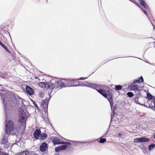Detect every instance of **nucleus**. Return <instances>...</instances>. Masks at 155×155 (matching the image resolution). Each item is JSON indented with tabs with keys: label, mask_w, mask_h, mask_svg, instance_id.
Here are the masks:
<instances>
[{
	"label": "nucleus",
	"mask_w": 155,
	"mask_h": 155,
	"mask_svg": "<svg viewBox=\"0 0 155 155\" xmlns=\"http://www.w3.org/2000/svg\"><path fill=\"white\" fill-rule=\"evenodd\" d=\"M41 133V131L40 129H36L34 133V137L36 139H38Z\"/></svg>",
	"instance_id": "obj_9"
},
{
	"label": "nucleus",
	"mask_w": 155,
	"mask_h": 155,
	"mask_svg": "<svg viewBox=\"0 0 155 155\" xmlns=\"http://www.w3.org/2000/svg\"><path fill=\"white\" fill-rule=\"evenodd\" d=\"M118 136H119V137H121V134L119 133L118 134Z\"/></svg>",
	"instance_id": "obj_31"
},
{
	"label": "nucleus",
	"mask_w": 155,
	"mask_h": 155,
	"mask_svg": "<svg viewBox=\"0 0 155 155\" xmlns=\"http://www.w3.org/2000/svg\"><path fill=\"white\" fill-rule=\"evenodd\" d=\"M147 97L149 99H152L153 97V96L150 93L147 94Z\"/></svg>",
	"instance_id": "obj_23"
},
{
	"label": "nucleus",
	"mask_w": 155,
	"mask_h": 155,
	"mask_svg": "<svg viewBox=\"0 0 155 155\" xmlns=\"http://www.w3.org/2000/svg\"><path fill=\"white\" fill-rule=\"evenodd\" d=\"M48 101L49 100L46 98L45 100L42 101L41 102V107L45 112L47 111Z\"/></svg>",
	"instance_id": "obj_7"
},
{
	"label": "nucleus",
	"mask_w": 155,
	"mask_h": 155,
	"mask_svg": "<svg viewBox=\"0 0 155 155\" xmlns=\"http://www.w3.org/2000/svg\"><path fill=\"white\" fill-rule=\"evenodd\" d=\"M52 142L54 144L63 143L60 142L59 139L58 138H55L53 140Z\"/></svg>",
	"instance_id": "obj_11"
},
{
	"label": "nucleus",
	"mask_w": 155,
	"mask_h": 155,
	"mask_svg": "<svg viewBox=\"0 0 155 155\" xmlns=\"http://www.w3.org/2000/svg\"><path fill=\"white\" fill-rule=\"evenodd\" d=\"M3 155H8V154L7 153H3Z\"/></svg>",
	"instance_id": "obj_32"
},
{
	"label": "nucleus",
	"mask_w": 155,
	"mask_h": 155,
	"mask_svg": "<svg viewBox=\"0 0 155 155\" xmlns=\"http://www.w3.org/2000/svg\"><path fill=\"white\" fill-rule=\"evenodd\" d=\"M52 81H51V82H49L46 83L44 82H40L39 84V85L41 87L43 88L46 89L48 90H51L54 89H57L58 87H61V82L58 81H55L54 82L52 83Z\"/></svg>",
	"instance_id": "obj_2"
},
{
	"label": "nucleus",
	"mask_w": 155,
	"mask_h": 155,
	"mask_svg": "<svg viewBox=\"0 0 155 155\" xmlns=\"http://www.w3.org/2000/svg\"><path fill=\"white\" fill-rule=\"evenodd\" d=\"M143 78L142 76H141L140 78L137 80H135L134 81V83H141V82H143Z\"/></svg>",
	"instance_id": "obj_16"
},
{
	"label": "nucleus",
	"mask_w": 155,
	"mask_h": 155,
	"mask_svg": "<svg viewBox=\"0 0 155 155\" xmlns=\"http://www.w3.org/2000/svg\"><path fill=\"white\" fill-rule=\"evenodd\" d=\"M130 1H131L133 3L135 4L137 6H138V7H139V3H137V2H136V1H135L134 0H130Z\"/></svg>",
	"instance_id": "obj_28"
},
{
	"label": "nucleus",
	"mask_w": 155,
	"mask_h": 155,
	"mask_svg": "<svg viewBox=\"0 0 155 155\" xmlns=\"http://www.w3.org/2000/svg\"><path fill=\"white\" fill-rule=\"evenodd\" d=\"M113 114H114L115 113V112H114V110H113Z\"/></svg>",
	"instance_id": "obj_34"
},
{
	"label": "nucleus",
	"mask_w": 155,
	"mask_h": 155,
	"mask_svg": "<svg viewBox=\"0 0 155 155\" xmlns=\"http://www.w3.org/2000/svg\"><path fill=\"white\" fill-rule=\"evenodd\" d=\"M154 138L155 139V134L154 135Z\"/></svg>",
	"instance_id": "obj_35"
},
{
	"label": "nucleus",
	"mask_w": 155,
	"mask_h": 155,
	"mask_svg": "<svg viewBox=\"0 0 155 155\" xmlns=\"http://www.w3.org/2000/svg\"><path fill=\"white\" fill-rule=\"evenodd\" d=\"M143 13H144V14L145 15H147V12L146 11H145V10H143Z\"/></svg>",
	"instance_id": "obj_30"
},
{
	"label": "nucleus",
	"mask_w": 155,
	"mask_h": 155,
	"mask_svg": "<svg viewBox=\"0 0 155 155\" xmlns=\"http://www.w3.org/2000/svg\"><path fill=\"white\" fill-rule=\"evenodd\" d=\"M26 90L28 94L30 95H31L33 94V89L28 86H26Z\"/></svg>",
	"instance_id": "obj_10"
},
{
	"label": "nucleus",
	"mask_w": 155,
	"mask_h": 155,
	"mask_svg": "<svg viewBox=\"0 0 155 155\" xmlns=\"http://www.w3.org/2000/svg\"><path fill=\"white\" fill-rule=\"evenodd\" d=\"M71 144L70 142H66L64 145L59 146L55 148V151L56 152H58L60 150H64L67 147L69 148V147H71Z\"/></svg>",
	"instance_id": "obj_5"
},
{
	"label": "nucleus",
	"mask_w": 155,
	"mask_h": 155,
	"mask_svg": "<svg viewBox=\"0 0 155 155\" xmlns=\"http://www.w3.org/2000/svg\"><path fill=\"white\" fill-rule=\"evenodd\" d=\"M131 89L132 90L134 91H137L139 93V89H138V87L137 85H134L132 86L131 87Z\"/></svg>",
	"instance_id": "obj_14"
},
{
	"label": "nucleus",
	"mask_w": 155,
	"mask_h": 155,
	"mask_svg": "<svg viewBox=\"0 0 155 155\" xmlns=\"http://www.w3.org/2000/svg\"><path fill=\"white\" fill-rule=\"evenodd\" d=\"M106 140L105 138H100L99 142L100 143H103L106 141Z\"/></svg>",
	"instance_id": "obj_25"
},
{
	"label": "nucleus",
	"mask_w": 155,
	"mask_h": 155,
	"mask_svg": "<svg viewBox=\"0 0 155 155\" xmlns=\"http://www.w3.org/2000/svg\"><path fill=\"white\" fill-rule=\"evenodd\" d=\"M155 147V144H151L149 146V150L150 151L153 149Z\"/></svg>",
	"instance_id": "obj_21"
},
{
	"label": "nucleus",
	"mask_w": 155,
	"mask_h": 155,
	"mask_svg": "<svg viewBox=\"0 0 155 155\" xmlns=\"http://www.w3.org/2000/svg\"><path fill=\"white\" fill-rule=\"evenodd\" d=\"M33 104H34V105L35 106V107L36 108H38V106L36 104V103L34 101H33Z\"/></svg>",
	"instance_id": "obj_29"
},
{
	"label": "nucleus",
	"mask_w": 155,
	"mask_h": 155,
	"mask_svg": "<svg viewBox=\"0 0 155 155\" xmlns=\"http://www.w3.org/2000/svg\"><path fill=\"white\" fill-rule=\"evenodd\" d=\"M141 95V94L140 93H138L136 94V97L134 98V101H135L137 102L138 100V97Z\"/></svg>",
	"instance_id": "obj_24"
},
{
	"label": "nucleus",
	"mask_w": 155,
	"mask_h": 155,
	"mask_svg": "<svg viewBox=\"0 0 155 155\" xmlns=\"http://www.w3.org/2000/svg\"><path fill=\"white\" fill-rule=\"evenodd\" d=\"M149 107L151 109H153L155 107V100L154 99L151 102V104H149Z\"/></svg>",
	"instance_id": "obj_15"
},
{
	"label": "nucleus",
	"mask_w": 155,
	"mask_h": 155,
	"mask_svg": "<svg viewBox=\"0 0 155 155\" xmlns=\"http://www.w3.org/2000/svg\"><path fill=\"white\" fill-rule=\"evenodd\" d=\"M127 95L128 97H131L134 96V94L131 92H128L127 94Z\"/></svg>",
	"instance_id": "obj_26"
},
{
	"label": "nucleus",
	"mask_w": 155,
	"mask_h": 155,
	"mask_svg": "<svg viewBox=\"0 0 155 155\" xmlns=\"http://www.w3.org/2000/svg\"><path fill=\"white\" fill-rule=\"evenodd\" d=\"M140 4L144 7H145V5H146V3L144 2L143 0H138Z\"/></svg>",
	"instance_id": "obj_20"
},
{
	"label": "nucleus",
	"mask_w": 155,
	"mask_h": 155,
	"mask_svg": "<svg viewBox=\"0 0 155 155\" xmlns=\"http://www.w3.org/2000/svg\"><path fill=\"white\" fill-rule=\"evenodd\" d=\"M47 137V135L45 133L42 134L41 135V139L43 140L45 139Z\"/></svg>",
	"instance_id": "obj_18"
},
{
	"label": "nucleus",
	"mask_w": 155,
	"mask_h": 155,
	"mask_svg": "<svg viewBox=\"0 0 155 155\" xmlns=\"http://www.w3.org/2000/svg\"><path fill=\"white\" fill-rule=\"evenodd\" d=\"M103 86L102 85L96 84L94 89H96L99 93L108 99L110 103L111 107H112L114 105L112 90L111 89L106 90L103 89Z\"/></svg>",
	"instance_id": "obj_1"
},
{
	"label": "nucleus",
	"mask_w": 155,
	"mask_h": 155,
	"mask_svg": "<svg viewBox=\"0 0 155 155\" xmlns=\"http://www.w3.org/2000/svg\"><path fill=\"white\" fill-rule=\"evenodd\" d=\"M87 78H80L77 79H76L75 80L74 79H69L68 80V82L71 83V84H69V86H78L79 85V84L78 82H77V81L78 80H84Z\"/></svg>",
	"instance_id": "obj_4"
},
{
	"label": "nucleus",
	"mask_w": 155,
	"mask_h": 155,
	"mask_svg": "<svg viewBox=\"0 0 155 155\" xmlns=\"http://www.w3.org/2000/svg\"><path fill=\"white\" fill-rule=\"evenodd\" d=\"M115 87V89L117 91H119L122 89V86L121 85H116Z\"/></svg>",
	"instance_id": "obj_19"
},
{
	"label": "nucleus",
	"mask_w": 155,
	"mask_h": 155,
	"mask_svg": "<svg viewBox=\"0 0 155 155\" xmlns=\"http://www.w3.org/2000/svg\"><path fill=\"white\" fill-rule=\"evenodd\" d=\"M35 78L36 79H38L39 80H40V79L38 78L37 77H35Z\"/></svg>",
	"instance_id": "obj_33"
},
{
	"label": "nucleus",
	"mask_w": 155,
	"mask_h": 155,
	"mask_svg": "<svg viewBox=\"0 0 155 155\" xmlns=\"http://www.w3.org/2000/svg\"><path fill=\"white\" fill-rule=\"evenodd\" d=\"M134 142H135V143H138V142L140 143V137L134 139Z\"/></svg>",
	"instance_id": "obj_27"
},
{
	"label": "nucleus",
	"mask_w": 155,
	"mask_h": 155,
	"mask_svg": "<svg viewBox=\"0 0 155 155\" xmlns=\"http://www.w3.org/2000/svg\"><path fill=\"white\" fill-rule=\"evenodd\" d=\"M48 145L45 142L42 143L40 147V150L41 152H44L47 149Z\"/></svg>",
	"instance_id": "obj_8"
},
{
	"label": "nucleus",
	"mask_w": 155,
	"mask_h": 155,
	"mask_svg": "<svg viewBox=\"0 0 155 155\" xmlns=\"http://www.w3.org/2000/svg\"><path fill=\"white\" fill-rule=\"evenodd\" d=\"M140 143H143L144 142H148L150 141V139L146 138L145 137H140Z\"/></svg>",
	"instance_id": "obj_13"
},
{
	"label": "nucleus",
	"mask_w": 155,
	"mask_h": 155,
	"mask_svg": "<svg viewBox=\"0 0 155 155\" xmlns=\"http://www.w3.org/2000/svg\"><path fill=\"white\" fill-rule=\"evenodd\" d=\"M0 45L9 53H10L11 52L7 48V47L5 45L0 41Z\"/></svg>",
	"instance_id": "obj_17"
},
{
	"label": "nucleus",
	"mask_w": 155,
	"mask_h": 155,
	"mask_svg": "<svg viewBox=\"0 0 155 155\" xmlns=\"http://www.w3.org/2000/svg\"><path fill=\"white\" fill-rule=\"evenodd\" d=\"M96 84L93 83H90L89 84V87L92 88L94 89Z\"/></svg>",
	"instance_id": "obj_22"
},
{
	"label": "nucleus",
	"mask_w": 155,
	"mask_h": 155,
	"mask_svg": "<svg viewBox=\"0 0 155 155\" xmlns=\"http://www.w3.org/2000/svg\"><path fill=\"white\" fill-rule=\"evenodd\" d=\"M29 154L28 152L26 150L24 151L23 152H21L19 153H17L15 155H28Z\"/></svg>",
	"instance_id": "obj_12"
},
{
	"label": "nucleus",
	"mask_w": 155,
	"mask_h": 155,
	"mask_svg": "<svg viewBox=\"0 0 155 155\" xmlns=\"http://www.w3.org/2000/svg\"><path fill=\"white\" fill-rule=\"evenodd\" d=\"M5 132L7 134H9L12 131H15L17 129L15 123L12 120H8L5 124Z\"/></svg>",
	"instance_id": "obj_3"
},
{
	"label": "nucleus",
	"mask_w": 155,
	"mask_h": 155,
	"mask_svg": "<svg viewBox=\"0 0 155 155\" xmlns=\"http://www.w3.org/2000/svg\"><path fill=\"white\" fill-rule=\"evenodd\" d=\"M27 115L25 113H22L21 114L20 118L18 120V122L21 124V125L26 126V121L27 120Z\"/></svg>",
	"instance_id": "obj_6"
}]
</instances>
